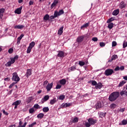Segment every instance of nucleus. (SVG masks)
Returning <instances> with one entry per match:
<instances>
[{
	"label": "nucleus",
	"instance_id": "nucleus-1",
	"mask_svg": "<svg viewBox=\"0 0 127 127\" xmlns=\"http://www.w3.org/2000/svg\"><path fill=\"white\" fill-rule=\"evenodd\" d=\"M120 97V93L118 91L113 92L110 94L108 98L110 102H115Z\"/></svg>",
	"mask_w": 127,
	"mask_h": 127
},
{
	"label": "nucleus",
	"instance_id": "nucleus-2",
	"mask_svg": "<svg viewBox=\"0 0 127 127\" xmlns=\"http://www.w3.org/2000/svg\"><path fill=\"white\" fill-rule=\"evenodd\" d=\"M20 80V78L18 76V75H17V73L14 72L12 73V81H14L15 83H17L19 82Z\"/></svg>",
	"mask_w": 127,
	"mask_h": 127
},
{
	"label": "nucleus",
	"instance_id": "nucleus-3",
	"mask_svg": "<svg viewBox=\"0 0 127 127\" xmlns=\"http://www.w3.org/2000/svg\"><path fill=\"white\" fill-rule=\"evenodd\" d=\"M114 73V70L112 69H106L105 71V74L106 76H110Z\"/></svg>",
	"mask_w": 127,
	"mask_h": 127
},
{
	"label": "nucleus",
	"instance_id": "nucleus-4",
	"mask_svg": "<svg viewBox=\"0 0 127 127\" xmlns=\"http://www.w3.org/2000/svg\"><path fill=\"white\" fill-rule=\"evenodd\" d=\"M55 13H56V14L58 17V16H60V15H62V14H64V10H63V9H61L59 10V12H58V11L56 10L55 11Z\"/></svg>",
	"mask_w": 127,
	"mask_h": 127
},
{
	"label": "nucleus",
	"instance_id": "nucleus-5",
	"mask_svg": "<svg viewBox=\"0 0 127 127\" xmlns=\"http://www.w3.org/2000/svg\"><path fill=\"white\" fill-rule=\"evenodd\" d=\"M85 37H86V35L79 36L76 39L77 42H78L81 44V42H82V41H83V40H84V38H85Z\"/></svg>",
	"mask_w": 127,
	"mask_h": 127
},
{
	"label": "nucleus",
	"instance_id": "nucleus-6",
	"mask_svg": "<svg viewBox=\"0 0 127 127\" xmlns=\"http://www.w3.org/2000/svg\"><path fill=\"white\" fill-rule=\"evenodd\" d=\"M53 87V82L51 83H48V85L46 87V89H47L48 92H49L51 90V88Z\"/></svg>",
	"mask_w": 127,
	"mask_h": 127
},
{
	"label": "nucleus",
	"instance_id": "nucleus-7",
	"mask_svg": "<svg viewBox=\"0 0 127 127\" xmlns=\"http://www.w3.org/2000/svg\"><path fill=\"white\" fill-rule=\"evenodd\" d=\"M20 104H21V101L17 100L16 101L12 103V106H15L14 109H17V106H19Z\"/></svg>",
	"mask_w": 127,
	"mask_h": 127
},
{
	"label": "nucleus",
	"instance_id": "nucleus-8",
	"mask_svg": "<svg viewBox=\"0 0 127 127\" xmlns=\"http://www.w3.org/2000/svg\"><path fill=\"white\" fill-rule=\"evenodd\" d=\"M88 122L91 125H94L95 124H96V123H97V120L93 118H90L88 119Z\"/></svg>",
	"mask_w": 127,
	"mask_h": 127
},
{
	"label": "nucleus",
	"instance_id": "nucleus-9",
	"mask_svg": "<svg viewBox=\"0 0 127 127\" xmlns=\"http://www.w3.org/2000/svg\"><path fill=\"white\" fill-rule=\"evenodd\" d=\"M48 100H49V96L46 95L44 96V98H43L42 99L41 102H42V104H44V103H45V102H46L47 101H48Z\"/></svg>",
	"mask_w": 127,
	"mask_h": 127
},
{
	"label": "nucleus",
	"instance_id": "nucleus-10",
	"mask_svg": "<svg viewBox=\"0 0 127 127\" xmlns=\"http://www.w3.org/2000/svg\"><path fill=\"white\" fill-rule=\"evenodd\" d=\"M58 52L59 53L57 55L58 57H61L62 58L65 57V56L64 55V52L62 51H59Z\"/></svg>",
	"mask_w": 127,
	"mask_h": 127
},
{
	"label": "nucleus",
	"instance_id": "nucleus-11",
	"mask_svg": "<svg viewBox=\"0 0 127 127\" xmlns=\"http://www.w3.org/2000/svg\"><path fill=\"white\" fill-rule=\"evenodd\" d=\"M32 74V72H31V69H28L27 70L26 73L25 75L27 78H29V76H30Z\"/></svg>",
	"mask_w": 127,
	"mask_h": 127
},
{
	"label": "nucleus",
	"instance_id": "nucleus-12",
	"mask_svg": "<svg viewBox=\"0 0 127 127\" xmlns=\"http://www.w3.org/2000/svg\"><path fill=\"white\" fill-rule=\"evenodd\" d=\"M22 9V6H21L18 8H17L15 11L14 13H16L17 14H20L21 13V10Z\"/></svg>",
	"mask_w": 127,
	"mask_h": 127
},
{
	"label": "nucleus",
	"instance_id": "nucleus-13",
	"mask_svg": "<svg viewBox=\"0 0 127 127\" xmlns=\"http://www.w3.org/2000/svg\"><path fill=\"white\" fill-rule=\"evenodd\" d=\"M71 105V103H63L62 105L60 106V108H68V107H70Z\"/></svg>",
	"mask_w": 127,
	"mask_h": 127
},
{
	"label": "nucleus",
	"instance_id": "nucleus-14",
	"mask_svg": "<svg viewBox=\"0 0 127 127\" xmlns=\"http://www.w3.org/2000/svg\"><path fill=\"white\" fill-rule=\"evenodd\" d=\"M126 6H127V4L125 3V2L124 1L121 2L120 4L119 5V7L120 8H121V9H123V8H125Z\"/></svg>",
	"mask_w": 127,
	"mask_h": 127
},
{
	"label": "nucleus",
	"instance_id": "nucleus-15",
	"mask_svg": "<svg viewBox=\"0 0 127 127\" xmlns=\"http://www.w3.org/2000/svg\"><path fill=\"white\" fill-rule=\"evenodd\" d=\"M103 87V84H102L101 82H98L97 83L96 86H95V89H102Z\"/></svg>",
	"mask_w": 127,
	"mask_h": 127
},
{
	"label": "nucleus",
	"instance_id": "nucleus-16",
	"mask_svg": "<svg viewBox=\"0 0 127 127\" xmlns=\"http://www.w3.org/2000/svg\"><path fill=\"white\" fill-rule=\"evenodd\" d=\"M24 27V26L23 25H15L14 28H15V29H22Z\"/></svg>",
	"mask_w": 127,
	"mask_h": 127
},
{
	"label": "nucleus",
	"instance_id": "nucleus-17",
	"mask_svg": "<svg viewBox=\"0 0 127 127\" xmlns=\"http://www.w3.org/2000/svg\"><path fill=\"white\" fill-rule=\"evenodd\" d=\"M103 107V104L100 102H98L96 104V109H101Z\"/></svg>",
	"mask_w": 127,
	"mask_h": 127
},
{
	"label": "nucleus",
	"instance_id": "nucleus-18",
	"mask_svg": "<svg viewBox=\"0 0 127 127\" xmlns=\"http://www.w3.org/2000/svg\"><path fill=\"white\" fill-rule=\"evenodd\" d=\"M26 125H27V123L25 122L24 125H22V122L21 120H20L19 122L18 127H26Z\"/></svg>",
	"mask_w": 127,
	"mask_h": 127
},
{
	"label": "nucleus",
	"instance_id": "nucleus-19",
	"mask_svg": "<svg viewBox=\"0 0 127 127\" xmlns=\"http://www.w3.org/2000/svg\"><path fill=\"white\" fill-rule=\"evenodd\" d=\"M63 28H64V27L62 26L59 29L58 32V34L59 35H62V33H63Z\"/></svg>",
	"mask_w": 127,
	"mask_h": 127
},
{
	"label": "nucleus",
	"instance_id": "nucleus-20",
	"mask_svg": "<svg viewBox=\"0 0 127 127\" xmlns=\"http://www.w3.org/2000/svg\"><path fill=\"white\" fill-rule=\"evenodd\" d=\"M50 17V16H49V15H48V14H46L43 18V20L44 21H47V20H49V18Z\"/></svg>",
	"mask_w": 127,
	"mask_h": 127
},
{
	"label": "nucleus",
	"instance_id": "nucleus-21",
	"mask_svg": "<svg viewBox=\"0 0 127 127\" xmlns=\"http://www.w3.org/2000/svg\"><path fill=\"white\" fill-rule=\"evenodd\" d=\"M126 125H127V120H123L122 123H119V126H126Z\"/></svg>",
	"mask_w": 127,
	"mask_h": 127
},
{
	"label": "nucleus",
	"instance_id": "nucleus-22",
	"mask_svg": "<svg viewBox=\"0 0 127 127\" xmlns=\"http://www.w3.org/2000/svg\"><path fill=\"white\" fill-rule=\"evenodd\" d=\"M119 13H120V9H117L113 12L112 14L113 15H118Z\"/></svg>",
	"mask_w": 127,
	"mask_h": 127
},
{
	"label": "nucleus",
	"instance_id": "nucleus-23",
	"mask_svg": "<svg viewBox=\"0 0 127 127\" xmlns=\"http://www.w3.org/2000/svg\"><path fill=\"white\" fill-rule=\"evenodd\" d=\"M89 83H91L92 86H97V81L95 80H90V81H88Z\"/></svg>",
	"mask_w": 127,
	"mask_h": 127
},
{
	"label": "nucleus",
	"instance_id": "nucleus-24",
	"mask_svg": "<svg viewBox=\"0 0 127 127\" xmlns=\"http://www.w3.org/2000/svg\"><path fill=\"white\" fill-rule=\"evenodd\" d=\"M127 83V81L126 80H122L118 85V87H123L124 86V84H126Z\"/></svg>",
	"mask_w": 127,
	"mask_h": 127
},
{
	"label": "nucleus",
	"instance_id": "nucleus-25",
	"mask_svg": "<svg viewBox=\"0 0 127 127\" xmlns=\"http://www.w3.org/2000/svg\"><path fill=\"white\" fill-rule=\"evenodd\" d=\"M60 84L61 85H65L66 84V79L64 78L60 80Z\"/></svg>",
	"mask_w": 127,
	"mask_h": 127
},
{
	"label": "nucleus",
	"instance_id": "nucleus-26",
	"mask_svg": "<svg viewBox=\"0 0 127 127\" xmlns=\"http://www.w3.org/2000/svg\"><path fill=\"white\" fill-rule=\"evenodd\" d=\"M89 24H90V22L86 23L83 24L82 26H81V29H83V28H86V27H88Z\"/></svg>",
	"mask_w": 127,
	"mask_h": 127
},
{
	"label": "nucleus",
	"instance_id": "nucleus-27",
	"mask_svg": "<svg viewBox=\"0 0 127 127\" xmlns=\"http://www.w3.org/2000/svg\"><path fill=\"white\" fill-rule=\"evenodd\" d=\"M117 58H118V56L117 55H114L112 57L111 60H109V62H112V61L114 60H116V59H117Z\"/></svg>",
	"mask_w": 127,
	"mask_h": 127
},
{
	"label": "nucleus",
	"instance_id": "nucleus-28",
	"mask_svg": "<svg viewBox=\"0 0 127 127\" xmlns=\"http://www.w3.org/2000/svg\"><path fill=\"white\" fill-rule=\"evenodd\" d=\"M42 111L44 113H48L49 112V108L48 107H44Z\"/></svg>",
	"mask_w": 127,
	"mask_h": 127
},
{
	"label": "nucleus",
	"instance_id": "nucleus-29",
	"mask_svg": "<svg viewBox=\"0 0 127 127\" xmlns=\"http://www.w3.org/2000/svg\"><path fill=\"white\" fill-rule=\"evenodd\" d=\"M43 117H44V114L40 113L37 115V118L41 120V119H43Z\"/></svg>",
	"mask_w": 127,
	"mask_h": 127
},
{
	"label": "nucleus",
	"instance_id": "nucleus-30",
	"mask_svg": "<svg viewBox=\"0 0 127 127\" xmlns=\"http://www.w3.org/2000/svg\"><path fill=\"white\" fill-rule=\"evenodd\" d=\"M78 121H79V119L77 117H74L71 121V123H73L74 124L76 123H78Z\"/></svg>",
	"mask_w": 127,
	"mask_h": 127
},
{
	"label": "nucleus",
	"instance_id": "nucleus-31",
	"mask_svg": "<svg viewBox=\"0 0 127 127\" xmlns=\"http://www.w3.org/2000/svg\"><path fill=\"white\" fill-rule=\"evenodd\" d=\"M57 102L56 98H54L53 99L51 100L50 104V105H54Z\"/></svg>",
	"mask_w": 127,
	"mask_h": 127
},
{
	"label": "nucleus",
	"instance_id": "nucleus-32",
	"mask_svg": "<svg viewBox=\"0 0 127 127\" xmlns=\"http://www.w3.org/2000/svg\"><path fill=\"white\" fill-rule=\"evenodd\" d=\"M75 70H76V66H71L68 69L69 72H71V71H75Z\"/></svg>",
	"mask_w": 127,
	"mask_h": 127
},
{
	"label": "nucleus",
	"instance_id": "nucleus-33",
	"mask_svg": "<svg viewBox=\"0 0 127 127\" xmlns=\"http://www.w3.org/2000/svg\"><path fill=\"white\" fill-rule=\"evenodd\" d=\"M121 96H124V95H126L127 96V91L126 90H123L120 92Z\"/></svg>",
	"mask_w": 127,
	"mask_h": 127
},
{
	"label": "nucleus",
	"instance_id": "nucleus-34",
	"mask_svg": "<svg viewBox=\"0 0 127 127\" xmlns=\"http://www.w3.org/2000/svg\"><path fill=\"white\" fill-rule=\"evenodd\" d=\"M35 45V43L34 42H32L31 43L29 44V47L30 48H33L34 47V46Z\"/></svg>",
	"mask_w": 127,
	"mask_h": 127
},
{
	"label": "nucleus",
	"instance_id": "nucleus-35",
	"mask_svg": "<svg viewBox=\"0 0 127 127\" xmlns=\"http://www.w3.org/2000/svg\"><path fill=\"white\" fill-rule=\"evenodd\" d=\"M108 27L109 29H112L113 27H114V23H109L108 25Z\"/></svg>",
	"mask_w": 127,
	"mask_h": 127
},
{
	"label": "nucleus",
	"instance_id": "nucleus-36",
	"mask_svg": "<svg viewBox=\"0 0 127 127\" xmlns=\"http://www.w3.org/2000/svg\"><path fill=\"white\" fill-rule=\"evenodd\" d=\"M106 116V113L100 112L99 113V118H103Z\"/></svg>",
	"mask_w": 127,
	"mask_h": 127
},
{
	"label": "nucleus",
	"instance_id": "nucleus-37",
	"mask_svg": "<svg viewBox=\"0 0 127 127\" xmlns=\"http://www.w3.org/2000/svg\"><path fill=\"white\" fill-rule=\"evenodd\" d=\"M73 45L76 47V48H77V47H79V46L81 45V44L76 41Z\"/></svg>",
	"mask_w": 127,
	"mask_h": 127
},
{
	"label": "nucleus",
	"instance_id": "nucleus-38",
	"mask_svg": "<svg viewBox=\"0 0 127 127\" xmlns=\"http://www.w3.org/2000/svg\"><path fill=\"white\" fill-rule=\"evenodd\" d=\"M114 20H115V18L114 17H111L110 19H109L107 21V23H111L112 21H114Z\"/></svg>",
	"mask_w": 127,
	"mask_h": 127
},
{
	"label": "nucleus",
	"instance_id": "nucleus-39",
	"mask_svg": "<svg viewBox=\"0 0 127 127\" xmlns=\"http://www.w3.org/2000/svg\"><path fill=\"white\" fill-rule=\"evenodd\" d=\"M79 64V65L80 66H81L82 67V66H84V65H85V62H83L82 61H80L79 62V64Z\"/></svg>",
	"mask_w": 127,
	"mask_h": 127
},
{
	"label": "nucleus",
	"instance_id": "nucleus-40",
	"mask_svg": "<svg viewBox=\"0 0 127 127\" xmlns=\"http://www.w3.org/2000/svg\"><path fill=\"white\" fill-rule=\"evenodd\" d=\"M57 17V15H56V13L54 12V15H52L50 17V19H54L55 18H56Z\"/></svg>",
	"mask_w": 127,
	"mask_h": 127
},
{
	"label": "nucleus",
	"instance_id": "nucleus-41",
	"mask_svg": "<svg viewBox=\"0 0 127 127\" xmlns=\"http://www.w3.org/2000/svg\"><path fill=\"white\" fill-rule=\"evenodd\" d=\"M34 112H35V111L34 110V108H30L29 110V114H33Z\"/></svg>",
	"mask_w": 127,
	"mask_h": 127
},
{
	"label": "nucleus",
	"instance_id": "nucleus-42",
	"mask_svg": "<svg viewBox=\"0 0 127 127\" xmlns=\"http://www.w3.org/2000/svg\"><path fill=\"white\" fill-rule=\"evenodd\" d=\"M31 101H32V97H29L27 100V104H29V103H31Z\"/></svg>",
	"mask_w": 127,
	"mask_h": 127
},
{
	"label": "nucleus",
	"instance_id": "nucleus-43",
	"mask_svg": "<svg viewBox=\"0 0 127 127\" xmlns=\"http://www.w3.org/2000/svg\"><path fill=\"white\" fill-rule=\"evenodd\" d=\"M116 107H117V105H116V104H114V103L110 105V108L111 109H115Z\"/></svg>",
	"mask_w": 127,
	"mask_h": 127
},
{
	"label": "nucleus",
	"instance_id": "nucleus-44",
	"mask_svg": "<svg viewBox=\"0 0 127 127\" xmlns=\"http://www.w3.org/2000/svg\"><path fill=\"white\" fill-rule=\"evenodd\" d=\"M127 47V41H124L123 42V48H126Z\"/></svg>",
	"mask_w": 127,
	"mask_h": 127
},
{
	"label": "nucleus",
	"instance_id": "nucleus-45",
	"mask_svg": "<svg viewBox=\"0 0 127 127\" xmlns=\"http://www.w3.org/2000/svg\"><path fill=\"white\" fill-rule=\"evenodd\" d=\"M59 99V100H64V99H65V95H62L60 96Z\"/></svg>",
	"mask_w": 127,
	"mask_h": 127
},
{
	"label": "nucleus",
	"instance_id": "nucleus-46",
	"mask_svg": "<svg viewBox=\"0 0 127 127\" xmlns=\"http://www.w3.org/2000/svg\"><path fill=\"white\" fill-rule=\"evenodd\" d=\"M34 108H35V109H40V106L38 104H36L34 105Z\"/></svg>",
	"mask_w": 127,
	"mask_h": 127
},
{
	"label": "nucleus",
	"instance_id": "nucleus-47",
	"mask_svg": "<svg viewBox=\"0 0 127 127\" xmlns=\"http://www.w3.org/2000/svg\"><path fill=\"white\" fill-rule=\"evenodd\" d=\"M31 49H32V48L28 47L27 50V53L28 54L30 53V52H31Z\"/></svg>",
	"mask_w": 127,
	"mask_h": 127
},
{
	"label": "nucleus",
	"instance_id": "nucleus-48",
	"mask_svg": "<svg viewBox=\"0 0 127 127\" xmlns=\"http://www.w3.org/2000/svg\"><path fill=\"white\" fill-rule=\"evenodd\" d=\"M35 125H36V122H34V123L29 125V127H34V126H35Z\"/></svg>",
	"mask_w": 127,
	"mask_h": 127
},
{
	"label": "nucleus",
	"instance_id": "nucleus-49",
	"mask_svg": "<svg viewBox=\"0 0 127 127\" xmlns=\"http://www.w3.org/2000/svg\"><path fill=\"white\" fill-rule=\"evenodd\" d=\"M11 64H12L11 61L8 62L6 64V66H7L8 67H10V66H11Z\"/></svg>",
	"mask_w": 127,
	"mask_h": 127
},
{
	"label": "nucleus",
	"instance_id": "nucleus-50",
	"mask_svg": "<svg viewBox=\"0 0 127 127\" xmlns=\"http://www.w3.org/2000/svg\"><path fill=\"white\" fill-rule=\"evenodd\" d=\"M8 53H9L10 54H11V53H12V52H13V49H12V48H10L8 51Z\"/></svg>",
	"mask_w": 127,
	"mask_h": 127
},
{
	"label": "nucleus",
	"instance_id": "nucleus-51",
	"mask_svg": "<svg viewBox=\"0 0 127 127\" xmlns=\"http://www.w3.org/2000/svg\"><path fill=\"white\" fill-rule=\"evenodd\" d=\"M16 82H13L12 84H11L9 86V88L10 89L11 88H12V87H13L14 86V85L15 84H16Z\"/></svg>",
	"mask_w": 127,
	"mask_h": 127
},
{
	"label": "nucleus",
	"instance_id": "nucleus-52",
	"mask_svg": "<svg viewBox=\"0 0 127 127\" xmlns=\"http://www.w3.org/2000/svg\"><path fill=\"white\" fill-rule=\"evenodd\" d=\"M4 10H5V9L3 8H0V13L3 14V12H4Z\"/></svg>",
	"mask_w": 127,
	"mask_h": 127
},
{
	"label": "nucleus",
	"instance_id": "nucleus-53",
	"mask_svg": "<svg viewBox=\"0 0 127 127\" xmlns=\"http://www.w3.org/2000/svg\"><path fill=\"white\" fill-rule=\"evenodd\" d=\"M91 124H90V122H87L85 123V127H91Z\"/></svg>",
	"mask_w": 127,
	"mask_h": 127
},
{
	"label": "nucleus",
	"instance_id": "nucleus-54",
	"mask_svg": "<svg viewBox=\"0 0 127 127\" xmlns=\"http://www.w3.org/2000/svg\"><path fill=\"white\" fill-rule=\"evenodd\" d=\"M115 46H117V42L113 41L112 42V47H115Z\"/></svg>",
	"mask_w": 127,
	"mask_h": 127
},
{
	"label": "nucleus",
	"instance_id": "nucleus-55",
	"mask_svg": "<svg viewBox=\"0 0 127 127\" xmlns=\"http://www.w3.org/2000/svg\"><path fill=\"white\" fill-rule=\"evenodd\" d=\"M100 45L101 47H104L105 45H106V44L104 42H101V43H100Z\"/></svg>",
	"mask_w": 127,
	"mask_h": 127
},
{
	"label": "nucleus",
	"instance_id": "nucleus-56",
	"mask_svg": "<svg viewBox=\"0 0 127 127\" xmlns=\"http://www.w3.org/2000/svg\"><path fill=\"white\" fill-rule=\"evenodd\" d=\"M59 1V0H54L53 3L56 4V5H57V4L58 3Z\"/></svg>",
	"mask_w": 127,
	"mask_h": 127
},
{
	"label": "nucleus",
	"instance_id": "nucleus-57",
	"mask_svg": "<svg viewBox=\"0 0 127 127\" xmlns=\"http://www.w3.org/2000/svg\"><path fill=\"white\" fill-rule=\"evenodd\" d=\"M61 87H62L61 85L58 84L56 87V89H61Z\"/></svg>",
	"mask_w": 127,
	"mask_h": 127
},
{
	"label": "nucleus",
	"instance_id": "nucleus-58",
	"mask_svg": "<svg viewBox=\"0 0 127 127\" xmlns=\"http://www.w3.org/2000/svg\"><path fill=\"white\" fill-rule=\"evenodd\" d=\"M92 40L93 41H94L95 42H96V41H98V38L94 37V38H92Z\"/></svg>",
	"mask_w": 127,
	"mask_h": 127
},
{
	"label": "nucleus",
	"instance_id": "nucleus-59",
	"mask_svg": "<svg viewBox=\"0 0 127 127\" xmlns=\"http://www.w3.org/2000/svg\"><path fill=\"white\" fill-rule=\"evenodd\" d=\"M120 70H121V71H124V70H125V66L124 65L121 66L120 67Z\"/></svg>",
	"mask_w": 127,
	"mask_h": 127
},
{
	"label": "nucleus",
	"instance_id": "nucleus-60",
	"mask_svg": "<svg viewBox=\"0 0 127 127\" xmlns=\"http://www.w3.org/2000/svg\"><path fill=\"white\" fill-rule=\"evenodd\" d=\"M120 66H117L115 69H114V70L115 71H120Z\"/></svg>",
	"mask_w": 127,
	"mask_h": 127
},
{
	"label": "nucleus",
	"instance_id": "nucleus-61",
	"mask_svg": "<svg viewBox=\"0 0 127 127\" xmlns=\"http://www.w3.org/2000/svg\"><path fill=\"white\" fill-rule=\"evenodd\" d=\"M2 112H3V114H4V115H5L6 116H8V113L7 112H5V110H3Z\"/></svg>",
	"mask_w": 127,
	"mask_h": 127
},
{
	"label": "nucleus",
	"instance_id": "nucleus-62",
	"mask_svg": "<svg viewBox=\"0 0 127 127\" xmlns=\"http://www.w3.org/2000/svg\"><path fill=\"white\" fill-rule=\"evenodd\" d=\"M55 6H56V5L54 3H53L51 6V8L52 9Z\"/></svg>",
	"mask_w": 127,
	"mask_h": 127
},
{
	"label": "nucleus",
	"instance_id": "nucleus-63",
	"mask_svg": "<svg viewBox=\"0 0 127 127\" xmlns=\"http://www.w3.org/2000/svg\"><path fill=\"white\" fill-rule=\"evenodd\" d=\"M20 40H21V39H20V38L18 37L17 42V44H19V43H20Z\"/></svg>",
	"mask_w": 127,
	"mask_h": 127
},
{
	"label": "nucleus",
	"instance_id": "nucleus-64",
	"mask_svg": "<svg viewBox=\"0 0 127 127\" xmlns=\"http://www.w3.org/2000/svg\"><path fill=\"white\" fill-rule=\"evenodd\" d=\"M10 62H11V63L12 64H13V63H14V62H15V61L14 60V58H12V59H11V61Z\"/></svg>",
	"mask_w": 127,
	"mask_h": 127
}]
</instances>
